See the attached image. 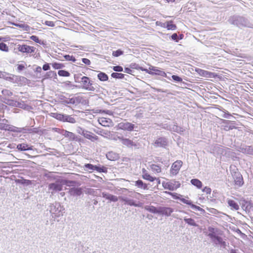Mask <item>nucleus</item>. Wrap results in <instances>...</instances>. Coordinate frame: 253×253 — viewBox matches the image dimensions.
Wrapping results in <instances>:
<instances>
[{"mask_svg":"<svg viewBox=\"0 0 253 253\" xmlns=\"http://www.w3.org/2000/svg\"><path fill=\"white\" fill-rule=\"evenodd\" d=\"M228 21L230 24L239 28L248 27L253 28V24L248 19L243 16L234 15L231 16Z\"/></svg>","mask_w":253,"mask_h":253,"instance_id":"nucleus-1","label":"nucleus"},{"mask_svg":"<svg viewBox=\"0 0 253 253\" xmlns=\"http://www.w3.org/2000/svg\"><path fill=\"white\" fill-rule=\"evenodd\" d=\"M210 151L215 156L218 157L221 155H225L230 152V149L219 144H213L210 147Z\"/></svg>","mask_w":253,"mask_h":253,"instance_id":"nucleus-2","label":"nucleus"},{"mask_svg":"<svg viewBox=\"0 0 253 253\" xmlns=\"http://www.w3.org/2000/svg\"><path fill=\"white\" fill-rule=\"evenodd\" d=\"M75 79L76 82L81 83L83 84V88L91 91L95 90V88L92 85V83L88 77L83 76L80 78L79 77H75Z\"/></svg>","mask_w":253,"mask_h":253,"instance_id":"nucleus-3","label":"nucleus"},{"mask_svg":"<svg viewBox=\"0 0 253 253\" xmlns=\"http://www.w3.org/2000/svg\"><path fill=\"white\" fill-rule=\"evenodd\" d=\"M63 209L60 203L55 202L50 205V212L52 217H58L62 215V212Z\"/></svg>","mask_w":253,"mask_h":253,"instance_id":"nucleus-4","label":"nucleus"},{"mask_svg":"<svg viewBox=\"0 0 253 253\" xmlns=\"http://www.w3.org/2000/svg\"><path fill=\"white\" fill-rule=\"evenodd\" d=\"M52 117L56 120L63 122H68L71 124H75L76 122V119L72 117V116L69 115L54 113Z\"/></svg>","mask_w":253,"mask_h":253,"instance_id":"nucleus-5","label":"nucleus"},{"mask_svg":"<svg viewBox=\"0 0 253 253\" xmlns=\"http://www.w3.org/2000/svg\"><path fill=\"white\" fill-rule=\"evenodd\" d=\"M82 97L80 96H73L71 98H67L65 96L60 97V102L62 104H72L77 105L81 103Z\"/></svg>","mask_w":253,"mask_h":253,"instance_id":"nucleus-6","label":"nucleus"},{"mask_svg":"<svg viewBox=\"0 0 253 253\" xmlns=\"http://www.w3.org/2000/svg\"><path fill=\"white\" fill-rule=\"evenodd\" d=\"M63 184L59 180H56L55 182L50 183L48 185V190L50 191L52 195L61 191L63 188Z\"/></svg>","mask_w":253,"mask_h":253,"instance_id":"nucleus-7","label":"nucleus"},{"mask_svg":"<svg viewBox=\"0 0 253 253\" xmlns=\"http://www.w3.org/2000/svg\"><path fill=\"white\" fill-rule=\"evenodd\" d=\"M162 186L165 189H168L170 191H174L176 190L180 186V183L178 181L174 180L162 182Z\"/></svg>","mask_w":253,"mask_h":253,"instance_id":"nucleus-8","label":"nucleus"},{"mask_svg":"<svg viewBox=\"0 0 253 253\" xmlns=\"http://www.w3.org/2000/svg\"><path fill=\"white\" fill-rule=\"evenodd\" d=\"M115 140H119L120 141L122 142V144L129 148L137 147V146L135 142H133L132 140L128 138H125L123 136H118L117 138H115Z\"/></svg>","mask_w":253,"mask_h":253,"instance_id":"nucleus-9","label":"nucleus"},{"mask_svg":"<svg viewBox=\"0 0 253 253\" xmlns=\"http://www.w3.org/2000/svg\"><path fill=\"white\" fill-rule=\"evenodd\" d=\"M182 165L181 161H176L174 162L171 167L170 170V176L172 177L177 175Z\"/></svg>","mask_w":253,"mask_h":253,"instance_id":"nucleus-10","label":"nucleus"},{"mask_svg":"<svg viewBox=\"0 0 253 253\" xmlns=\"http://www.w3.org/2000/svg\"><path fill=\"white\" fill-rule=\"evenodd\" d=\"M17 49L22 53L29 54L34 53L35 51L36 48L26 44H19L17 46Z\"/></svg>","mask_w":253,"mask_h":253,"instance_id":"nucleus-11","label":"nucleus"},{"mask_svg":"<svg viewBox=\"0 0 253 253\" xmlns=\"http://www.w3.org/2000/svg\"><path fill=\"white\" fill-rule=\"evenodd\" d=\"M134 127V125L129 122H121L118 125L119 129L128 131H132Z\"/></svg>","mask_w":253,"mask_h":253,"instance_id":"nucleus-12","label":"nucleus"},{"mask_svg":"<svg viewBox=\"0 0 253 253\" xmlns=\"http://www.w3.org/2000/svg\"><path fill=\"white\" fill-rule=\"evenodd\" d=\"M168 140L166 138L161 137L156 139L154 143V145L156 147L165 148L168 145Z\"/></svg>","mask_w":253,"mask_h":253,"instance_id":"nucleus-13","label":"nucleus"},{"mask_svg":"<svg viewBox=\"0 0 253 253\" xmlns=\"http://www.w3.org/2000/svg\"><path fill=\"white\" fill-rule=\"evenodd\" d=\"M211 240L215 246H220V247L225 248L227 246L226 242L223 241L222 238L217 235L211 239Z\"/></svg>","mask_w":253,"mask_h":253,"instance_id":"nucleus-14","label":"nucleus"},{"mask_svg":"<svg viewBox=\"0 0 253 253\" xmlns=\"http://www.w3.org/2000/svg\"><path fill=\"white\" fill-rule=\"evenodd\" d=\"M173 211V210L171 208L159 207V214H160L169 216Z\"/></svg>","mask_w":253,"mask_h":253,"instance_id":"nucleus-15","label":"nucleus"},{"mask_svg":"<svg viewBox=\"0 0 253 253\" xmlns=\"http://www.w3.org/2000/svg\"><path fill=\"white\" fill-rule=\"evenodd\" d=\"M233 178L234 179L235 185L238 187H241L243 185L244 183L243 178L240 173H235V174H234Z\"/></svg>","mask_w":253,"mask_h":253,"instance_id":"nucleus-16","label":"nucleus"},{"mask_svg":"<svg viewBox=\"0 0 253 253\" xmlns=\"http://www.w3.org/2000/svg\"><path fill=\"white\" fill-rule=\"evenodd\" d=\"M98 123L101 126L106 127H109L112 126V121L110 119L102 117L98 120Z\"/></svg>","mask_w":253,"mask_h":253,"instance_id":"nucleus-17","label":"nucleus"},{"mask_svg":"<svg viewBox=\"0 0 253 253\" xmlns=\"http://www.w3.org/2000/svg\"><path fill=\"white\" fill-rule=\"evenodd\" d=\"M84 137L92 142H94L98 139V137L97 135L87 130L85 131Z\"/></svg>","mask_w":253,"mask_h":253,"instance_id":"nucleus-18","label":"nucleus"},{"mask_svg":"<svg viewBox=\"0 0 253 253\" xmlns=\"http://www.w3.org/2000/svg\"><path fill=\"white\" fill-rule=\"evenodd\" d=\"M69 193L71 196H80L82 194V189L81 188L73 187L69 189Z\"/></svg>","mask_w":253,"mask_h":253,"instance_id":"nucleus-19","label":"nucleus"},{"mask_svg":"<svg viewBox=\"0 0 253 253\" xmlns=\"http://www.w3.org/2000/svg\"><path fill=\"white\" fill-rule=\"evenodd\" d=\"M149 69L152 71L153 75H159L164 77L166 76V73L164 71L160 70L155 67L151 66Z\"/></svg>","mask_w":253,"mask_h":253,"instance_id":"nucleus-20","label":"nucleus"},{"mask_svg":"<svg viewBox=\"0 0 253 253\" xmlns=\"http://www.w3.org/2000/svg\"><path fill=\"white\" fill-rule=\"evenodd\" d=\"M240 151L245 154L253 155V147L252 146H246L241 147Z\"/></svg>","mask_w":253,"mask_h":253,"instance_id":"nucleus-21","label":"nucleus"},{"mask_svg":"<svg viewBox=\"0 0 253 253\" xmlns=\"http://www.w3.org/2000/svg\"><path fill=\"white\" fill-rule=\"evenodd\" d=\"M142 177L143 179L151 182H153L156 179V177L151 176L144 169H142Z\"/></svg>","mask_w":253,"mask_h":253,"instance_id":"nucleus-22","label":"nucleus"},{"mask_svg":"<svg viewBox=\"0 0 253 253\" xmlns=\"http://www.w3.org/2000/svg\"><path fill=\"white\" fill-rule=\"evenodd\" d=\"M102 196L106 199L114 202H116L118 200V198L117 196L107 193L103 192L102 193Z\"/></svg>","mask_w":253,"mask_h":253,"instance_id":"nucleus-23","label":"nucleus"},{"mask_svg":"<svg viewBox=\"0 0 253 253\" xmlns=\"http://www.w3.org/2000/svg\"><path fill=\"white\" fill-rule=\"evenodd\" d=\"M94 131L97 134L107 138L109 137L111 134L110 131L104 129H101L97 131L94 130Z\"/></svg>","mask_w":253,"mask_h":253,"instance_id":"nucleus-24","label":"nucleus"},{"mask_svg":"<svg viewBox=\"0 0 253 253\" xmlns=\"http://www.w3.org/2000/svg\"><path fill=\"white\" fill-rule=\"evenodd\" d=\"M144 208L145 210L151 213L159 214V207L156 208L153 206H146Z\"/></svg>","mask_w":253,"mask_h":253,"instance_id":"nucleus-25","label":"nucleus"},{"mask_svg":"<svg viewBox=\"0 0 253 253\" xmlns=\"http://www.w3.org/2000/svg\"><path fill=\"white\" fill-rule=\"evenodd\" d=\"M227 203L229 206L231 207V209L232 210L237 211L239 209V206L238 204L235 201L231 199H228L227 200Z\"/></svg>","mask_w":253,"mask_h":253,"instance_id":"nucleus-26","label":"nucleus"},{"mask_svg":"<svg viewBox=\"0 0 253 253\" xmlns=\"http://www.w3.org/2000/svg\"><path fill=\"white\" fill-rule=\"evenodd\" d=\"M62 134L66 137H68L71 140H75L76 136L74 133L72 132L68 131L66 130L63 129L62 132Z\"/></svg>","mask_w":253,"mask_h":253,"instance_id":"nucleus-27","label":"nucleus"},{"mask_svg":"<svg viewBox=\"0 0 253 253\" xmlns=\"http://www.w3.org/2000/svg\"><path fill=\"white\" fill-rule=\"evenodd\" d=\"M135 186H137L138 188L147 190L148 189V185L147 184L144 183L141 180H138L135 181Z\"/></svg>","mask_w":253,"mask_h":253,"instance_id":"nucleus-28","label":"nucleus"},{"mask_svg":"<svg viewBox=\"0 0 253 253\" xmlns=\"http://www.w3.org/2000/svg\"><path fill=\"white\" fill-rule=\"evenodd\" d=\"M169 129L170 131L176 132L177 133H181L183 132V128L178 126L175 125H172L171 126H169Z\"/></svg>","mask_w":253,"mask_h":253,"instance_id":"nucleus-29","label":"nucleus"},{"mask_svg":"<svg viewBox=\"0 0 253 253\" xmlns=\"http://www.w3.org/2000/svg\"><path fill=\"white\" fill-rule=\"evenodd\" d=\"M20 151H27L31 150L32 148L29 146V145L25 143L18 144L16 147Z\"/></svg>","mask_w":253,"mask_h":253,"instance_id":"nucleus-30","label":"nucleus"},{"mask_svg":"<svg viewBox=\"0 0 253 253\" xmlns=\"http://www.w3.org/2000/svg\"><path fill=\"white\" fill-rule=\"evenodd\" d=\"M191 183L198 189H201L202 187V182L198 179L194 178L191 180Z\"/></svg>","mask_w":253,"mask_h":253,"instance_id":"nucleus-31","label":"nucleus"},{"mask_svg":"<svg viewBox=\"0 0 253 253\" xmlns=\"http://www.w3.org/2000/svg\"><path fill=\"white\" fill-rule=\"evenodd\" d=\"M123 201L127 205L131 206H134L136 207H139L138 204H137L135 203L134 201L132 199H130L128 198H125L123 199Z\"/></svg>","mask_w":253,"mask_h":253,"instance_id":"nucleus-32","label":"nucleus"},{"mask_svg":"<svg viewBox=\"0 0 253 253\" xmlns=\"http://www.w3.org/2000/svg\"><path fill=\"white\" fill-rule=\"evenodd\" d=\"M208 231H209V233L208 234V236H209L210 239L214 238L216 236V229L210 226L208 227Z\"/></svg>","mask_w":253,"mask_h":253,"instance_id":"nucleus-33","label":"nucleus"},{"mask_svg":"<svg viewBox=\"0 0 253 253\" xmlns=\"http://www.w3.org/2000/svg\"><path fill=\"white\" fill-rule=\"evenodd\" d=\"M15 107L20 108L23 109L27 110L29 109V106L26 104L24 101H16Z\"/></svg>","mask_w":253,"mask_h":253,"instance_id":"nucleus-34","label":"nucleus"},{"mask_svg":"<svg viewBox=\"0 0 253 253\" xmlns=\"http://www.w3.org/2000/svg\"><path fill=\"white\" fill-rule=\"evenodd\" d=\"M96 165H93L91 164H86L84 165V169L85 171H91L95 170Z\"/></svg>","mask_w":253,"mask_h":253,"instance_id":"nucleus-35","label":"nucleus"},{"mask_svg":"<svg viewBox=\"0 0 253 253\" xmlns=\"http://www.w3.org/2000/svg\"><path fill=\"white\" fill-rule=\"evenodd\" d=\"M166 28L168 30H175L176 29V26L173 24L172 21H167Z\"/></svg>","mask_w":253,"mask_h":253,"instance_id":"nucleus-36","label":"nucleus"},{"mask_svg":"<svg viewBox=\"0 0 253 253\" xmlns=\"http://www.w3.org/2000/svg\"><path fill=\"white\" fill-rule=\"evenodd\" d=\"M184 221L187 223L188 225L197 227L198 226V224L196 223L195 220L191 218H184Z\"/></svg>","mask_w":253,"mask_h":253,"instance_id":"nucleus-37","label":"nucleus"},{"mask_svg":"<svg viewBox=\"0 0 253 253\" xmlns=\"http://www.w3.org/2000/svg\"><path fill=\"white\" fill-rule=\"evenodd\" d=\"M107 158L111 161H114L118 158V155L112 152H110L106 154Z\"/></svg>","mask_w":253,"mask_h":253,"instance_id":"nucleus-38","label":"nucleus"},{"mask_svg":"<svg viewBox=\"0 0 253 253\" xmlns=\"http://www.w3.org/2000/svg\"><path fill=\"white\" fill-rule=\"evenodd\" d=\"M97 77L101 81H106L108 80V77L107 74L103 72H100L98 74Z\"/></svg>","mask_w":253,"mask_h":253,"instance_id":"nucleus-39","label":"nucleus"},{"mask_svg":"<svg viewBox=\"0 0 253 253\" xmlns=\"http://www.w3.org/2000/svg\"><path fill=\"white\" fill-rule=\"evenodd\" d=\"M16 182L18 184L27 185H28L31 184V181L30 180L21 179H16Z\"/></svg>","mask_w":253,"mask_h":253,"instance_id":"nucleus-40","label":"nucleus"},{"mask_svg":"<svg viewBox=\"0 0 253 253\" xmlns=\"http://www.w3.org/2000/svg\"><path fill=\"white\" fill-rule=\"evenodd\" d=\"M95 170L99 172L107 173L108 169L104 166H96L95 167Z\"/></svg>","mask_w":253,"mask_h":253,"instance_id":"nucleus-41","label":"nucleus"},{"mask_svg":"<svg viewBox=\"0 0 253 253\" xmlns=\"http://www.w3.org/2000/svg\"><path fill=\"white\" fill-rule=\"evenodd\" d=\"M151 170L157 173H159L161 171V168L158 165L152 164L150 166Z\"/></svg>","mask_w":253,"mask_h":253,"instance_id":"nucleus-42","label":"nucleus"},{"mask_svg":"<svg viewBox=\"0 0 253 253\" xmlns=\"http://www.w3.org/2000/svg\"><path fill=\"white\" fill-rule=\"evenodd\" d=\"M125 75L122 73H113L111 74V77L115 79H122L124 78Z\"/></svg>","mask_w":253,"mask_h":253,"instance_id":"nucleus-43","label":"nucleus"},{"mask_svg":"<svg viewBox=\"0 0 253 253\" xmlns=\"http://www.w3.org/2000/svg\"><path fill=\"white\" fill-rule=\"evenodd\" d=\"M58 74L61 77H69L70 75L69 72L63 70H59Z\"/></svg>","mask_w":253,"mask_h":253,"instance_id":"nucleus-44","label":"nucleus"},{"mask_svg":"<svg viewBox=\"0 0 253 253\" xmlns=\"http://www.w3.org/2000/svg\"><path fill=\"white\" fill-rule=\"evenodd\" d=\"M30 39L32 40V41L35 42H36L40 44H44L43 42L39 40V38L36 36L33 35V36H31Z\"/></svg>","mask_w":253,"mask_h":253,"instance_id":"nucleus-45","label":"nucleus"},{"mask_svg":"<svg viewBox=\"0 0 253 253\" xmlns=\"http://www.w3.org/2000/svg\"><path fill=\"white\" fill-rule=\"evenodd\" d=\"M8 74L5 72H0V78H3L8 81H11L12 79L11 77H8Z\"/></svg>","mask_w":253,"mask_h":253,"instance_id":"nucleus-46","label":"nucleus"},{"mask_svg":"<svg viewBox=\"0 0 253 253\" xmlns=\"http://www.w3.org/2000/svg\"><path fill=\"white\" fill-rule=\"evenodd\" d=\"M64 58L66 61H71L73 62H76L77 61L76 58L72 55L71 56L70 55H65L64 56Z\"/></svg>","mask_w":253,"mask_h":253,"instance_id":"nucleus-47","label":"nucleus"},{"mask_svg":"<svg viewBox=\"0 0 253 253\" xmlns=\"http://www.w3.org/2000/svg\"><path fill=\"white\" fill-rule=\"evenodd\" d=\"M4 103H5L6 104H8L10 106H14L15 105V104L16 103V101H14L13 100L11 99H5V100L3 101Z\"/></svg>","mask_w":253,"mask_h":253,"instance_id":"nucleus-48","label":"nucleus"},{"mask_svg":"<svg viewBox=\"0 0 253 253\" xmlns=\"http://www.w3.org/2000/svg\"><path fill=\"white\" fill-rule=\"evenodd\" d=\"M0 50L1 51H8V47L5 43H4L3 42H0Z\"/></svg>","mask_w":253,"mask_h":253,"instance_id":"nucleus-49","label":"nucleus"},{"mask_svg":"<svg viewBox=\"0 0 253 253\" xmlns=\"http://www.w3.org/2000/svg\"><path fill=\"white\" fill-rule=\"evenodd\" d=\"M2 94L5 96H10L12 95V92L7 89H3L1 91Z\"/></svg>","mask_w":253,"mask_h":253,"instance_id":"nucleus-50","label":"nucleus"},{"mask_svg":"<svg viewBox=\"0 0 253 253\" xmlns=\"http://www.w3.org/2000/svg\"><path fill=\"white\" fill-rule=\"evenodd\" d=\"M86 130L83 128L82 127H80V126H78L76 128V131L77 133H78L79 134L84 136V133L85 132Z\"/></svg>","mask_w":253,"mask_h":253,"instance_id":"nucleus-51","label":"nucleus"},{"mask_svg":"<svg viewBox=\"0 0 253 253\" xmlns=\"http://www.w3.org/2000/svg\"><path fill=\"white\" fill-rule=\"evenodd\" d=\"M52 66L53 68L55 69H62L64 67V66L62 64L58 63H56V62L52 63Z\"/></svg>","mask_w":253,"mask_h":253,"instance_id":"nucleus-52","label":"nucleus"},{"mask_svg":"<svg viewBox=\"0 0 253 253\" xmlns=\"http://www.w3.org/2000/svg\"><path fill=\"white\" fill-rule=\"evenodd\" d=\"M176 199H179L181 202H182L183 203L188 205L191 206L192 205V202L189 200L186 199L185 198H177Z\"/></svg>","mask_w":253,"mask_h":253,"instance_id":"nucleus-53","label":"nucleus"},{"mask_svg":"<svg viewBox=\"0 0 253 253\" xmlns=\"http://www.w3.org/2000/svg\"><path fill=\"white\" fill-rule=\"evenodd\" d=\"M124 52L121 49H118L116 51H114L112 53L113 56L115 57H118L123 54Z\"/></svg>","mask_w":253,"mask_h":253,"instance_id":"nucleus-54","label":"nucleus"},{"mask_svg":"<svg viewBox=\"0 0 253 253\" xmlns=\"http://www.w3.org/2000/svg\"><path fill=\"white\" fill-rule=\"evenodd\" d=\"M22 128L17 127L15 126H12L10 127V128L8 129L9 130L13 131V132H21L22 131Z\"/></svg>","mask_w":253,"mask_h":253,"instance_id":"nucleus-55","label":"nucleus"},{"mask_svg":"<svg viewBox=\"0 0 253 253\" xmlns=\"http://www.w3.org/2000/svg\"><path fill=\"white\" fill-rule=\"evenodd\" d=\"M230 169L232 177L234 176V174H235V173H239L238 171V169L236 168L235 166H230Z\"/></svg>","mask_w":253,"mask_h":253,"instance_id":"nucleus-56","label":"nucleus"},{"mask_svg":"<svg viewBox=\"0 0 253 253\" xmlns=\"http://www.w3.org/2000/svg\"><path fill=\"white\" fill-rule=\"evenodd\" d=\"M56 76L57 75H56V72H55L54 71H49V72L46 73V76L44 77V79H47L48 77H51V76Z\"/></svg>","mask_w":253,"mask_h":253,"instance_id":"nucleus-57","label":"nucleus"},{"mask_svg":"<svg viewBox=\"0 0 253 253\" xmlns=\"http://www.w3.org/2000/svg\"><path fill=\"white\" fill-rule=\"evenodd\" d=\"M45 176L48 178H50L51 179H55V176H54V172H48L47 173H46L45 174Z\"/></svg>","mask_w":253,"mask_h":253,"instance_id":"nucleus-58","label":"nucleus"},{"mask_svg":"<svg viewBox=\"0 0 253 253\" xmlns=\"http://www.w3.org/2000/svg\"><path fill=\"white\" fill-rule=\"evenodd\" d=\"M242 205L243 208L246 207V209H248L250 207V203L247 201H246L245 200L242 201Z\"/></svg>","mask_w":253,"mask_h":253,"instance_id":"nucleus-59","label":"nucleus"},{"mask_svg":"<svg viewBox=\"0 0 253 253\" xmlns=\"http://www.w3.org/2000/svg\"><path fill=\"white\" fill-rule=\"evenodd\" d=\"M171 78L174 81H176L177 82H182V81L181 78L177 75H172L171 76Z\"/></svg>","mask_w":253,"mask_h":253,"instance_id":"nucleus-60","label":"nucleus"},{"mask_svg":"<svg viewBox=\"0 0 253 253\" xmlns=\"http://www.w3.org/2000/svg\"><path fill=\"white\" fill-rule=\"evenodd\" d=\"M113 69L115 72H122L123 71V68L120 66H115L113 67Z\"/></svg>","mask_w":253,"mask_h":253,"instance_id":"nucleus-61","label":"nucleus"},{"mask_svg":"<svg viewBox=\"0 0 253 253\" xmlns=\"http://www.w3.org/2000/svg\"><path fill=\"white\" fill-rule=\"evenodd\" d=\"M202 191L206 193L207 194H210L211 191V189L207 186L205 187L203 189Z\"/></svg>","mask_w":253,"mask_h":253,"instance_id":"nucleus-62","label":"nucleus"},{"mask_svg":"<svg viewBox=\"0 0 253 253\" xmlns=\"http://www.w3.org/2000/svg\"><path fill=\"white\" fill-rule=\"evenodd\" d=\"M190 206L192 209L195 210L196 211H200L202 210V208H200V207L195 205L193 204L192 203Z\"/></svg>","mask_w":253,"mask_h":253,"instance_id":"nucleus-63","label":"nucleus"},{"mask_svg":"<svg viewBox=\"0 0 253 253\" xmlns=\"http://www.w3.org/2000/svg\"><path fill=\"white\" fill-rule=\"evenodd\" d=\"M171 38L172 40H173L176 42H177L178 41V36L176 33L173 34L171 36Z\"/></svg>","mask_w":253,"mask_h":253,"instance_id":"nucleus-64","label":"nucleus"}]
</instances>
